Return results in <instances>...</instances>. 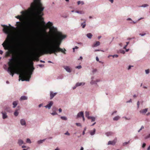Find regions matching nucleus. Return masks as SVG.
Returning a JSON list of instances; mask_svg holds the SVG:
<instances>
[{
  "label": "nucleus",
  "instance_id": "obj_1",
  "mask_svg": "<svg viewBox=\"0 0 150 150\" xmlns=\"http://www.w3.org/2000/svg\"><path fill=\"white\" fill-rule=\"evenodd\" d=\"M44 8L41 3L40 0H33V2L31 3L30 10L33 19L34 21L33 25L39 28H41L40 21L44 28L47 27V24H46L44 21V18L42 17L44 14L43 11Z\"/></svg>",
  "mask_w": 150,
  "mask_h": 150
},
{
  "label": "nucleus",
  "instance_id": "obj_2",
  "mask_svg": "<svg viewBox=\"0 0 150 150\" xmlns=\"http://www.w3.org/2000/svg\"><path fill=\"white\" fill-rule=\"evenodd\" d=\"M16 61V58L14 57H13L9 59V61L8 62L9 67L7 71L10 73L12 76H13L14 73L19 74V80L21 79L22 81H29L30 78V75L29 74L28 70L23 67L17 68L15 64Z\"/></svg>",
  "mask_w": 150,
  "mask_h": 150
},
{
  "label": "nucleus",
  "instance_id": "obj_3",
  "mask_svg": "<svg viewBox=\"0 0 150 150\" xmlns=\"http://www.w3.org/2000/svg\"><path fill=\"white\" fill-rule=\"evenodd\" d=\"M66 35H63L61 32H57V37L54 38L52 41L53 46L50 47H45L43 49V52L46 54L54 53L56 55H57V53L60 52L65 54L66 50L60 48L59 46L62 40L66 38Z\"/></svg>",
  "mask_w": 150,
  "mask_h": 150
},
{
  "label": "nucleus",
  "instance_id": "obj_4",
  "mask_svg": "<svg viewBox=\"0 0 150 150\" xmlns=\"http://www.w3.org/2000/svg\"><path fill=\"white\" fill-rule=\"evenodd\" d=\"M1 26L4 27L3 31L5 33L8 34L6 39L2 45L5 49L9 50L11 48V42L13 39V35L11 33V29L7 25H1Z\"/></svg>",
  "mask_w": 150,
  "mask_h": 150
},
{
  "label": "nucleus",
  "instance_id": "obj_5",
  "mask_svg": "<svg viewBox=\"0 0 150 150\" xmlns=\"http://www.w3.org/2000/svg\"><path fill=\"white\" fill-rule=\"evenodd\" d=\"M25 23V22H18L16 23V25L19 29L23 33H26L28 32L30 30L31 27L30 26L27 27H25L24 25Z\"/></svg>",
  "mask_w": 150,
  "mask_h": 150
},
{
  "label": "nucleus",
  "instance_id": "obj_6",
  "mask_svg": "<svg viewBox=\"0 0 150 150\" xmlns=\"http://www.w3.org/2000/svg\"><path fill=\"white\" fill-rule=\"evenodd\" d=\"M47 27L50 28V30L53 33L56 35V37H57V32H57V29L53 26L52 23L50 21L48 22L47 23Z\"/></svg>",
  "mask_w": 150,
  "mask_h": 150
},
{
  "label": "nucleus",
  "instance_id": "obj_7",
  "mask_svg": "<svg viewBox=\"0 0 150 150\" xmlns=\"http://www.w3.org/2000/svg\"><path fill=\"white\" fill-rule=\"evenodd\" d=\"M53 40H52V41H51V42H51V43H52V44H50V45L51 44V45H48V43H49V42H47V44H45V46H44V47L41 50H40V53L42 54H45V53H44L43 52V49L45 48V47H51V46H53V45L52 44V41H53ZM48 45H49V44H48Z\"/></svg>",
  "mask_w": 150,
  "mask_h": 150
},
{
  "label": "nucleus",
  "instance_id": "obj_8",
  "mask_svg": "<svg viewBox=\"0 0 150 150\" xmlns=\"http://www.w3.org/2000/svg\"><path fill=\"white\" fill-rule=\"evenodd\" d=\"M29 65L30 67V70L29 73L30 74H32V72L34 69V68L33 67V63L32 61H29Z\"/></svg>",
  "mask_w": 150,
  "mask_h": 150
},
{
  "label": "nucleus",
  "instance_id": "obj_9",
  "mask_svg": "<svg viewBox=\"0 0 150 150\" xmlns=\"http://www.w3.org/2000/svg\"><path fill=\"white\" fill-rule=\"evenodd\" d=\"M117 141V138H116L112 141H109L108 143V145H114L116 144Z\"/></svg>",
  "mask_w": 150,
  "mask_h": 150
},
{
  "label": "nucleus",
  "instance_id": "obj_10",
  "mask_svg": "<svg viewBox=\"0 0 150 150\" xmlns=\"http://www.w3.org/2000/svg\"><path fill=\"white\" fill-rule=\"evenodd\" d=\"M53 102L52 101H50L49 103L45 107L46 108H48V109H50L51 108V106L53 105Z\"/></svg>",
  "mask_w": 150,
  "mask_h": 150
},
{
  "label": "nucleus",
  "instance_id": "obj_11",
  "mask_svg": "<svg viewBox=\"0 0 150 150\" xmlns=\"http://www.w3.org/2000/svg\"><path fill=\"white\" fill-rule=\"evenodd\" d=\"M57 94V93H54L52 91H50V99H52Z\"/></svg>",
  "mask_w": 150,
  "mask_h": 150
},
{
  "label": "nucleus",
  "instance_id": "obj_12",
  "mask_svg": "<svg viewBox=\"0 0 150 150\" xmlns=\"http://www.w3.org/2000/svg\"><path fill=\"white\" fill-rule=\"evenodd\" d=\"M63 68L68 72H71V69L69 66H64Z\"/></svg>",
  "mask_w": 150,
  "mask_h": 150
},
{
  "label": "nucleus",
  "instance_id": "obj_13",
  "mask_svg": "<svg viewBox=\"0 0 150 150\" xmlns=\"http://www.w3.org/2000/svg\"><path fill=\"white\" fill-rule=\"evenodd\" d=\"M1 113L2 114V117L3 119H5L8 116L6 112L2 111L1 112Z\"/></svg>",
  "mask_w": 150,
  "mask_h": 150
},
{
  "label": "nucleus",
  "instance_id": "obj_14",
  "mask_svg": "<svg viewBox=\"0 0 150 150\" xmlns=\"http://www.w3.org/2000/svg\"><path fill=\"white\" fill-rule=\"evenodd\" d=\"M83 112L82 111H81L79 112L77 114V118L80 117H82L83 116Z\"/></svg>",
  "mask_w": 150,
  "mask_h": 150
},
{
  "label": "nucleus",
  "instance_id": "obj_15",
  "mask_svg": "<svg viewBox=\"0 0 150 150\" xmlns=\"http://www.w3.org/2000/svg\"><path fill=\"white\" fill-rule=\"evenodd\" d=\"M148 109L147 108H145L144 109L142 110H140L139 111L141 113H142L143 114H145L147 111Z\"/></svg>",
  "mask_w": 150,
  "mask_h": 150
},
{
  "label": "nucleus",
  "instance_id": "obj_16",
  "mask_svg": "<svg viewBox=\"0 0 150 150\" xmlns=\"http://www.w3.org/2000/svg\"><path fill=\"white\" fill-rule=\"evenodd\" d=\"M100 43L99 41H97L95 43H94L92 46V47H97L100 45Z\"/></svg>",
  "mask_w": 150,
  "mask_h": 150
},
{
  "label": "nucleus",
  "instance_id": "obj_17",
  "mask_svg": "<svg viewBox=\"0 0 150 150\" xmlns=\"http://www.w3.org/2000/svg\"><path fill=\"white\" fill-rule=\"evenodd\" d=\"M28 99V97L27 96H21L20 99V101H22L23 100H26Z\"/></svg>",
  "mask_w": 150,
  "mask_h": 150
},
{
  "label": "nucleus",
  "instance_id": "obj_18",
  "mask_svg": "<svg viewBox=\"0 0 150 150\" xmlns=\"http://www.w3.org/2000/svg\"><path fill=\"white\" fill-rule=\"evenodd\" d=\"M20 122L21 124L22 125H25L26 122L25 120L23 119H22L21 120Z\"/></svg>",
  "mask_w": 150,
  "mask_h": 150
},
{
  "label": "nucleus",
  "instance_id": "obj_19",
  "mask_svg": "<svg viewBox=\"0 0 150 150\" xmlns=\"http://www.w3.org/2000/svg\"><path fill=\"white\" fill-rule=\"evenodd\" d=\"M85 84V83L83 82L77 83H76V87L79 86L81 85H83Z\"/></svg>",
  "mask_w": 150,
  "mask_h": 150
},
{
  "label": "nucleus",
  "instance_id": "obj_20",
  "mask_svg": "<svg viewBox=\"0 0 150 150\" xmlns=\"http://www.w3.org/2000/svg\"><path fill=\"white\" fill-rule=\"evenodd\" d=\"M18 103V101H14L13 103V108H15L17 105Z\"/></svg>",
  "mask_w": 150,
  "mask_h": 150
},
{
  "label": "nucleus",
  "instance_id": "obj_21",
  "mask_svg": "<svg viewBox=\"0 0 150 150\" xmlns=\"http://www.w3.org/2000/svg\"><path fill=\"white\" fill-rule=\"evenodd\" d=\"M85 115H86V117H87L88 119L89 118H90V117L91 116H89V112H88V111H86L85 112Z\"/></svg>",
  "mask_w": 150,
  "mask_h": 150
},
{
  "label": "nucleus",
  "instance_id": "obj_22",
  "mask_svg": "<svg viewBox=\"0 0 150 150\" xmlns=\"http://www.w3.org/2000/svg\"><path fill=\"white\" fill-rule=\"evenodd\" d=\"M18 143L20 145H21L23 144V142L21 139H19Z\"/></svg>",
  "mask_w": 150,
  "mask_h": 150
},
{
  "label": "nucleus",
  "instance_id": "obj_23",
  "mask_svg": "<svg viewBox=\"0 0 150 150\" xmlns=\"http://www.w3.org/2000/svg\"><path fill=\"white\" fill-rule=\"evenodd\" d=\"M88 119H91L92 122H94L95 121L96 118L94 117H90Z\"/></svg>",
  "mask_w": 150,
  "mask_h": 150
},
{
  "label": "nucleus",
  "instance_id": "obj_24",
  "mask_svg": "<svg viewBox=\"0 0 150 150\" xmlns=\"http://www.w3.org/2000/svg\"><path fill=\"white\" fill-rule=\"evenodd\" d=\"M19 109H17L15 110V112H14V114L15 116H18V110H19Z\"/></svg>",
  "mask_w": 150,
  "mask_h": 150
},
{
  "label": "nucleus",
  "instance_id": "obj_25",
  "mask_svg": "<svg viewBox=\"0 0 150 150\" xmlns=\"http://www.w3.org/2000/svg\"><path fill=\"white\" fill-rule=\"evenodd\" d=\"M113 134L112 132H108L106 133L105 134L107 136L111 135Z\"/></svg>",
  "mask_w": 150,
  "mask_h": 150
},
{
  "label": "nucleus",
  "instance_id": "obj_26",
  "mask_svg": "<svg viewBox=\"0 0 150 150\" xmlns=\"http://www.w3.org/2000/svg\"><path fill=\"white\" fill-rule=\"evenodd\" d=\"M96 132V129H93V131H91L90 132V134L91 135H94L95 132Z\"/></svg>",
  "mask_w": 150,
  "mask_h": 150
},
{
  "label": "nucleus",
  "instance_id": "obj_27",
  "mask_svg": "<svg viewBox=\"0 0 150 150\" xmlns=\"http://www.w3.org/2000/svg\"><path fill=\"white\" fill-rule=\"evenodd\" d=\"M87 37L91 39L92 38V35L91 33H88L86 35Z\"/></svg>",
  "mask_w": 150,
  "mask_h": 150
},
{
  "label": "nucleus",
  "instance_id": "obj_28",
  "mask_svg": "<svg viewBox=\"0 0 150 150\" xmlns=\"http://www.w3.org/2000/svg\"><path fill=\"white\" fill-rule=\"evenodd\" d=\"M120 117L119 116H117L115 117H114L113 119V120H118L120 118Z\"/></svg>",
  "mask_w": 150,
  "mask_h": 150
},
{
  "label": "nucleus",
  "instance_id": "obj_29",
  "mask_svg": "<svg viewBox=\"0 0 150 150\" xmlns=\"http://www.w3.org/2000/svg\"><path fill=\"white\" fill-rule=\"evenodd\" d=\"M76 12L77 13H80V14H83L84 13V12L82 11H76Z\"/></svg>",
  "mask_w": 150,
  "mask_h": 150
},
{
  "label": "nucleus",
  "instance_id": "obj_30",
  "mask_svg": "<svg viewBox=\"0 0 150 150\" xmlns=\"http://www.w3.org/2000/svg\"><path fill=\"white\" fill-rule=\"evenodd\" d=\"M77 4L78 5H79L80 4H81L82 5H83L84 4V3L83 1H79L77 2Z\"/></svg>",
  "mask_w": 150,
  "mask_h": 150
},
{
  "label": "nucleus",
  "instance_id": "obj_31",
  "mask_svg": "<svg viewBox=\"0 0 150 150\" xmlns=\"http://www.w3.org/2000/svg\"><path fill=\"white\" fill-rule=\"evenodd\" d=\"M61 118L64 120H67V118L65 116H62L61 117Z\"/></svg>",
  "mask_w": 150,
  "mask_h": 150
},
{
  "label": "nucleus",
  "instance_id": "obj_32",
  "mask_svg": "<svg viewBox=\"0 0 150 150\" xmlns=\"http://www.w3.org/2000/svg\"><path fill=\"white\" fill-rule=\"evenodd\" d=\"M45 139H44L43 140H41L39 141H38V142L39 144H40L42 143L43 142H44Z\"/></svg>",
  "mask_w": 150,
  "mask_h": 150
},
{
  "label": "nucleus",
  "instance_id": "obj_33",
  "mask_svg": "<svg viewBox=\"0 0 150 150\" xmlns=\"http://www.w3.org/2000/svg\"><path fill=\"white\" fill-rule=\"evenodd\" d=\"M85 21L83 23H81V25L82 26V28H85V27L86 26V24H85Z\"/></svg>",
  "mask_w": 150,
  "mask_h": 150
},
{
  "label": "nucleus",
  "instance_id": "obj_34",
  "mask_svg": "<svg viewBox=\"0 0 150 150\" xmlns=\"http://www.w3.org/2000/svg\"><path fill=\"white\" fill-rule=\"evenodd\" d=\"M129 142H130V141H128L127 142H124V143H123V145L124 146H125L126 145H127V144H128L129 143Z\"/></svg>",
  "mask_w": 150,
  "mask_h": 150
},
{
  "label": "nucleus",
  "instance_id": "obj_35",
  "mask_svg": "<svg viewBox=\"0 0 150 150\" xmlns=\"http://www.w3.org/2000/svg\"><path fill=\"white\" fill-rule=\"evenodd\" d=\"M16 18L17 19H19L20 21L21 20V16H18L16 17Z\"/></svg>",
  "mask_w": 150,
  "mask_h": 150
},
{
  "label": "nucleus",
  "instance_id": "obj_36",
  "mask_svg": "<svg viewBox=\"0 0 150 150\" xmlns=\"http://www.w3.org/2000/svg\"><path fill=\"white\" fill-rule=\"evenodd\" d=\"M26 142L28 143H30L31 142L30 140L29 139H27L26 140Z\"/></svg>",
  "mask_w": 150,
  "mask_h": 150
},
{
  "label": "nucleus",
  "instance_id": "obj_37",
  "mask_svg": "<svg viewBox=\"0 0 150 150\" xmlns=\"http://www.w3.org/2000/svg\"><path fill=\"white\" fill-rule=\"evenodd\" d=\"M76 125L78 126L81 127V125L80 123H76Z\"/></svg>",
  "mask_w": 150,
  "mask_h": 150
},
{
  "label": "nucleus",
  "instance_id": "obj_38",
  "mask_svg": "<svg viewBox=\"0 0 150 150\" xmlns=\"http://www.w3.org/2000/svg\"><path fill=\"white\" fill-rule=\"evenodd\" d=\"M145 72H146V74H148L149 72V69H147L146 70Z\"/></svg>",
  "mask_w": 150,
  "mask_h": 150
},
{
  "label": "nucleus",
  "instance_id": "obj_39",
  "mask_svg": "<svg viewBox=\"0 0 150 150\" xmlns=\"http://www.w3.org/2000/svg\"><path fill=\"white\" fill-rule=\"evenodd\" d=\"M81 65H79L77 66H76L75 68L77 69H80L81 68Z\"/></svg>",
  "mask_w": 150,
  "mask_h": 150
},
{
  "label": "nucleus",
  "instance_id": "obj_40",
  "mask_svg": "<svg viewBox=\"0 0 150 150\" xmlns=\"http://www.w3.org/2000/svg\"><path fill=\"white\" fill-rule=\"evenodd\" d=\"M51 114L52 115H57V112H52V113H51Z\"/></svg>",
  "mask_w": 150,
  "mask_h": 150
},
{
  "label": "nucleus",
  "instance_id": "obj_41",
  "mask_svg": "<svg viewBox=\"0 0 150 150\" xmlns=\"http://www.w3.org/2000/svg\"><path fill=\"white\" fill-rule=\"evenodd\" d=\"M149 138H150V133L147 136H146L145 137V139H148Z\"/></svg>",
  "mask_w": 150,
  "mask_h": 150
},
{
  "label": "nucleus",
  "instance_id": "obj_42",
  "mask_svg": "<svg viewBox=\"0 0 150 150\" xmlns=\"http://www.w3.org/2000/svg\"><path fill=\"white\" fill-rule=\"evenodd\" d=\"M21 13L22 14H25L26 13L25 11H22L21 12Z\"/></svg>",
  "mask_w": 150,
  "mask_h": 150
},
{
  "label": "nucleus",
  "instance_id": "obj_43",
  "mask_svg": "<svg viewBox=\"0 0 150 150\" xmlns=\"http://www.w3.org/2000/svg\"><path fill=\"white\" fill-rule=\"evenodd\" d=\"M65 134L68 135L69 136L70 135V134L68 132V131L66 133L64 134Z\"/></svg>",
  "mask_w": 150,
  "mask_h": 150
},
{
  "label": "nucleus",
  "instance_id": "obj_44",
  "mask_svg": "<svg viewBox=\"0 0 150 150\" xmlns=\"http://www.w3.org/2000/svg\"><path fill=\"white\" fill-rule=\"evenodd\" d=\"M148 6V5L147 4H144L142 6L143 7H146Z\"/></svg>",
  "mask_w": 150,
  "mask_h": 150
},
{
  "label": "nucleus",
  "instance_id": "obj_45",
  "mask_svg": "<svg viewBox=\"0 0 150 150\" xmlns=\"http://www.w3.org/2000/svg\"><path fill=\"white\" fill-rule=\"evenodd\" d=\"M112 56L113 57H118V56L117 54H115V55H114Z\"/></svg>",
  "mask_w": 150,
  "mask_h": 150
},
{
  "label": "nucleus",
  "instance_id": "obj_46",
  "mask_svg": "<svg viewBox=\"0 0 150 150\" xmlns=\"http://www.w3.org/2000/svg\"><path fill=\"white\" fill-rule=\"evenodd\" d=\"M137 107L138 108H139V101H138L137 103Z\"/></svg>",
  "mask_w": 150,
  "mask_h": 150
},
{
  "label": "nucleus",
  "instance_id": "obj_47",
  "mask_svg": "<svg viewBox=\"0 0 150 150\" xmlns=\"http://www.w3.org/2000/svg\"><path fill=\"white\" fill-rule=\"evenodd\" d=\"M78 47L77 46H76L74 48H73V52L74 51L75 49H77Z\"/></svg>",
  "mask_w": 150,
  "mask_h": 150
},
{
  "label": "nucleus",
  "instance_id": "obj_48",
  "mask_svg": "<svg viewBox=\"0 0 150 150\" xmlns=\"http://www.w3.org/2000/svg\"><path fill=\"white\" fill-rule=\"evenodd\" d=\"M146 145V144L145 143H143L142 145V147L144 148L145 146Z\"/></svg>",
  "mask_w": 150,
  "mask_h": 150
},
{
  "label": "nucleus",
  "instance_id": "obj_49",
  "mask_svg": "<svg viewBox=\"0 0 150 150\" xmlns=\"http://www.w3.org/2000/svg\"><path fill=\"white\" fill-rule=\"evenodd\" d=\"M39 66L41 67H43L44 66V64H39Z\"/></svg>",
  "mask_w": 150,
  "mask_h": 150
},
{
  "label": "nucleus",
  "instance_id": "obj_50",
  "mask_svg": "<svg viewBox=\"0 0 150 150\" xmlns=\"http://www.w3.org/2000/svg\"><path fill=\"white\" fill-rule=\"evenodd\" d=\"M146 35V33H144V34H141V33H140L139 34V35L142 36H144V35Z\"/></svg>",
  "mask_w": 150,
  "mask_h": 150
},
{
  "label": "nucleus",
  "instance_id": "obj_51",
  "mask_svg": "<svg viewBox=\"0 0 150 150\" xmlns=\"http://www.w3.org/2000/svg\"><path fill=\"white\" fill-rule=\"evenodd\" d=\"M59 76H60V77L59 78L58 77V79H62L63 78V76L62 75H61Z\"/></svg>",
  "mask_w": 150,
  "mask_h": 150
},
{
  "label": "nucleus",
  "instance_id": "obj_52",
  "mask_svg": "<svg viewBox=\"0 0 150 150\" xmlns=\"http://www.w3.org/2000/svg\"><path fill=\"white\" fill-rule=\"evenodd\" d=\"M133 67V66H129V67H128V69L129 70V69H130L131 68V67Z\"/></svg>",
  "mask_w": 150,
  "mask_h": 150
},
{
  "label": "nucleus",
  "instance_id": "obj_53",
  "mask_svg": "<svg viewBox=\"0 0 150 150\" xmlns=\"http://www.w3.org/2000/svg\"><path fill=\"white\" fill-rule=\"evenodd\" d=\"M96 59L97 61H99V58H98L97 57L96 58Z\"/></svg>",
  "mask_w": 150,
  "mask_h": 150
},
{
  "label": "nucleus",
  "instance_id": "obj_54",
  "mask_svg": "<svg viewBox=\"0 0 150 150\" xmlns=\"http://www.w3.org/2000/svg\"><path fill=\"white\" fill-rule=\"evenodd\" d=\"M59 112H62V110L61 108H59Z\"/></svg>",
  "mask_w": 150,
  "mask_h": 150
},
{
  "label": "nucleus",
  "instance_id": "obj_55",
  "mask_svg": "<svg viewBox=\"0 0 150 150\" xmlns=\"http://www.w3.org/2000/svg\"><path fill=\"white\" fill-rule=\"evenodd\" d=\"M111 3H112L113 2V0H109Z\"/></svg>",
  "mask_w": 150,
  "mask_h": 150
},
{
  "label": "nucleus",
  "instance_id": "obj_56",
  "mask_svg": "<svg viewBox=\"0 0 150 150\" xmlns=\"http://www.w3.org/2000/svg\"><path fill=\"white\" fill-rule=\"evenodd\" d=\"M9 26H10V27L12 29H15L13 27H12L10 25H9Z\"/></svg>",
  "mask_w": 150,
  "mask_h": 150
},
{
  "label": "nucleus",
  "instance_id": "obj_57",
  "mask_svg": "<svg viewBox=\"0 0 150 150\" xmlns=\"http://www.w3.org/2000/svg\"><path fill=\"white\" fill-rule=\"evenodd\" d=\"M82 117L83 118V121H85V118L84 116V115Z\"/></svg>",
  "mask_w": 150,
  "mask_h": 150
},
{
  "label": "nucleus",
  "instance_id": "obj_58",
  "mask_svg": "<svg viewBox=\"0 0 150 150\" xmlns=\"http://www.w3.org/2000/svg\"><path fill=\"white\" fill-rule=\"evenodd\" d=\"M100 50H95V51H94V52H97V51H100Z\"/></svg>",
  "mask_w": 150,
  "mask_h": 150
},
{
  "label": "nucleus",
  "instance_id": "obj_59",
  "mask_svg": "<svg viewBox=\"0 0 150 150\" xmlns=\"http://www.w3.org/2000/svg\"><path fill=\"white\" fill-rule=\"evenodd\" d=\"M3 53V51L1 50H0V54H2Z\"/></svg>",
  "mask_w": 150,
  "mask_h": 150
},
{
  "label": "nucleus",
  "instance_id": "obj_60",
  "mask_svg": "<svg viewBox=\"0 0 150 150\" xmlns=\"http://www.w3.org/2000/svg\"><path fill=\"white\" fill-rule=\"evenodd\" d=\"M127 45H125L123 47V48L125 49H126V47L127 46Z\"/></svg>",
  "mask_w": 150,
  "mask_h": 150
},
{
  "label": "nucleus",
  "instance_id": "obj_61",
  "mask_svg": "<svg viewBox=\"0 0 150 150\" xmlns=\"http://www.w3.org/2000/svg\"><path fill=\"white\" fill-rule=\"evenodd\" d=\"M117 112V111H114L113 113H112V115H113V114H114V113H116Z\"/></svg>",
  "mask_w": 150,
  "mask_h": 150
},
{
  "label": "nucleus",
  "instance_id": "obj_62",
  "mask_svg": "<svg viewBox=\"0 0 150 150\" xmlns=\"http://www.w3.org/2000/svg\"><path fill=\"white\" fill-rule=\"evenodd\" d=\"M83 59V58H82V57L81 56V57H80V58H79V59H78V60H79L80 59L81 60V59Z\"/></svg>",
  "mask_w": 150,
  "mask_h": 150
},
{
  "label": "nucleus",
  "instance_id": "obj_63",
  "mask_svg": "<svg viewBox=\"0 0 150 150\" xmlns=\"http://www.w3.org/2000/svg\"><path fill=\"white\" fill-rule=\"evenodd\" d=\"M40 62H41L43 63H45V62L44 61H42V60H40Z\"/></svg>",
  "mask_w": 150,
  "mask_h": 150
},
{
  "label": "nucleus",
  "instance_id": "obj_64",
  "mask_svg": "<svg viewBox=\"0 0 150 150\" xmlns=\"http://www.w3.org/2000/svg\"><path fill=\"white\" fill-rule=\"evenodd\" d=\"M147 150H150V145L149 146Z\"/></svg>",
  "mask_w": 150,
  "mask_h": 150
}]
</instances>
